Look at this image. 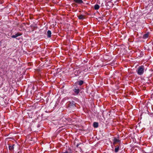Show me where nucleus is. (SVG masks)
Instances as JSON below:
<instances>
[{"label": "nucleus", "mask_w": 153, "mask_h": 153, "mask_svg": "<svg viewBox=\"0 0 153 153\" xmlns=\"http://www.w3.org/2000/svg\"><path fill=\"white\" fill-rule=\"evenodd\" d=\"M93 126L94 128H97L98 126V123L97 122H94L93 123Z\"/></svg>", "instance_id": "obj_12"}, {"label": "nucleus", "mask_w": 153, "mask_h": 153, "mask_svg": "<svg viewBox=\"0 0 153 153\" xmlns=\"http://www.w3.org/2000/svg\"><path fill=\"white\" fill-rule=\"evenodd\" d=\"M81 144V143H80V144H77V145H76L77 147H78V146H79V144Z\"/></svg>", "instance_id": "obj_16"}, {"label": "nucleus", "mask_w": 153, "mask_h": 153, "mask_svg": "<svg viewBox=\"0 0 153 153\" xmlns=\"http://www.w3.org/2000/svg\"><path fill=\"white\" fill-rule=\"evenodd\" d=\"M84 82L83 80H80L78 82V85L80 86Z\"/></svg>", "instance_id": "obj_14"}, {"label": "nucleus", "mask_w": 153, "mask_h": 153, "mask_svg": "<svg viewBox=\"0 0 153 153\" xmlns=\"http://www.w3.org/2000/svg\"><path fill=\"white\" fill-rule=\"evenodd\" d=\"M100 8V6L97 4H96L94 5V8L95 10H98Z\"/></svg>", "instance_id": "obj_13"}, {"label": "nucleus", "mask_w": 153, "mask_h": 153, "mask_svg": "<svg viewBox=\"0 0 153 153\" xmlns=\"http://www.w3.org/2000/svg\"><path fill=\"white\" fill-rule=\"evenodd\" d=\"M137 74L139 75H142L144 71V67L143 66H139L137 70Z\"/></svg>", "instance_id": "obj_1"}, {"label": "nucleus", "mask_w": 153, "mask_h": 153, "mask_svg": "<svg viewBox=\"0 0 153 153\" xmlns=\"http://www.w3.org/2000/svg\"><path fill=\"white\" fill-rule=\"evenodd\" d=\"M51 33L50 30H48L47 32V36L48 38H50L51 36Z\"/></svg>", "instance_id": "obj_8"}, {"label": "nucleus", "mask_w": 153, "mask_h": 153, "mask_svg": "<svg viewBox=\"0 0 153 153\" xmlns=\"http://www.w3.org/2000/svg\"><path fill=\"white\" fill-rule=\"evenodd\" d=\"M73 91L77 95L79 93L80 90L77 87H76L73 89Z\"/></svg>", "instance_id": "obj_4"}, {"label": "nucleus", "mask_w": 153, "mask_h": 153, "mask_svg": "<svg viewBox=\"0 0 153 153\" xmlns=\"http://www.w3.org/2000/svg\"><path fill=\"white\" fill-rule=\"evenodd\" d=\"M75 2L79 4H81L82 3H83V1H82V0H73Z\"/></svg>", "instance_id": "obj_6"}, {"label": "nucleus", "mask_w": 153, "mask_h": 153, "mask_svg": "<svg viewBox=\"0 0 153 153\" xmlns=\"http://www.w3.org/2000/svg\"><path fill=\"white\" fill-rule=\"evenodd\" d=\"M120 147V144H119L118 145L115 146V149H114V152H118Z\"/></svg>", "instance_id": "obj_5"}, {"label": "nucleus", "mask_w": 153, "mask_h": 153, "mask_svg": "<svg viewBox=\"0 0 153 153\" xmlns=\"http://www.w3.org/2000/svg\"><path fill=\"white\" fill-rule=\"evenodd\" d=\"M152 43L153 44V40L152 41Z\"/></svg>", "instance_id": "obj_17"}, {"label": "nucleus", "mask_w": 153, "mask_h": 153, "mask_svg": "<svg viewBox=\"0 0 153 153\" xmlns=\"http://www.w3.org/2000/svg\"><path fill=\"white\" fill-rule=\"evenodd\" d=\"M78 17L79 19L83 20L85 18V16L84 15H80L78 16Z\"/></svg>", "instance_id": "obj_9"}, {"label": "nucleus", "mask_w": 153, "mask_h": 153, "mask_svg": "<svg viewBox=\"0 0 153 153\" xmlns=\"http://www.w3.org/2000/svg\"><path fill=\"white\" fill-rule=\"evenodd\" d=\"M61 153H72V152L71 150H68V151H66L65 152H62Z\"/></svg>", "instance_id": "obj_15"}, {"label": "nucleus", "mask_w": 153, "mask_h": 153, "mask_svg": "<svg viewBox=\"0 0 153 153\" xmlns=\"http://www.w3.org/2000/svg\"><path fill=\"white\" fill-rule=\"evenodd\" d=\"M14 145H13L11 146H9V149L11 151H13L14 149Z\"/></svg>", "instance_id": "obj_10"}, {"label": "nucleus", "mask_w": 153, "mask_h": 153, "mask_svg": "<svg viewBox=\"0 0 153 153\" xmlns=\"http://www.w3.org/2000/svg\"><path fill=\"white\" fill-rule=\"evenodd\" d=\"M149 33L144 34L143 36V38L144 39L147 38L149 37Z\"/></svg>", "instance_id": "obj_11"}, {"label": "nucleus", "mask_w": 153, "mask_h": 153, "mask_svg": "<svg viewBox=\"0 0 153 153\" xmlns=\"http://www.w3.org/2000/svg\"><path fill=\"white\" fill-rule=\"evenodd\" d=\"M75 102L73 101H69L67 102V104L69 107H74L75 106Z\"/></svg>", "instance_id": "obj_3"}, {"label": "nucleus", "mask_w": 153, "mask_h": 153, "mask_svg": "<svg viewBox=\"0 0 153 153\" xmlns=\"http://www.w3.org/2000/svg\"><path fill=\"white\" fill-rule=\"evenodd\" d=\"M22 35V34L21 33H17L15 35H13L11 36V37L12 38H15L17 37V36H20L21 35Z\"/></svg>", "instance_id": "obj_7"}, {"label": "nucleus", "mask_w": 153, "mask_h": 153, "mask_svg": "<svg viewBox=\"0 0 153 153\" xmlns=\"http://www.w3.org/2000/svg\"><path fill=\"white\" fill-rule=\"evenodd\" d=\"M113 144L115 145L117 143H118L119 144H120L121 141L119 139L116 138V137H114V139L113 140Z\"/></svg>", "instance_id": "obj_2"}]
</instances>
